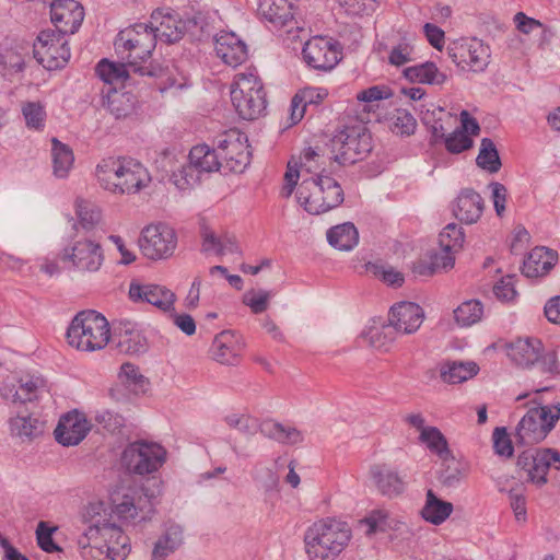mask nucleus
I'll return each mask as SVG.
<instances>
[{
	"label": "nucleus",
	"instance_id": "f257e3e1",
	"mask_svg": "<svg viewBox=\"0 0 560 560\" xmlns=\"http://www.w3.org/2000/svg\"><path fill=\"white\" fill-rule=\"evenodd\" d=\"M95 176L103 189L115 195L136 194L151 182L148 170L128 158L103 159L96 165Z\"/></svg>",
	"mask_w": 560,
	"mask_h": 560
},
{
	"label": "nucleus",
	"instance_id": "f03ea898",
	"mask_svg": "<svg viewBox=\"0 0 560 560\" xmlns=\"http://www.w3.org/2000/svg\"><path fill=\"white\" fill-rule=\"evenodd\" d=\"M156 35L150 24L138 23L124 31H120L115 39V49L121 58L128 60V68L132 73L139 75L158 77L161 69L149 66H140L139 62H145L152 55L156 46Z\"/></svg>",
	"mask_w": 560,
	"mask_h": 560
},
{
	"label": "nucleus",
	"instance_id": "7ed1b4c3",
	"mask_svg": "<svg viewBox=\"0 0 560 560\" xmlns=\"http://www.w3.org/2000/svg\"><path fill=\"white\" fill-rule=\"evenodd\" d=\"M325 170L303 179L296 194L298 202L310 214H322L339 207L345 199L343 189Z\"/></svg>",
	"mask_w": 560,
	"mask_h": 560
},
{
	"label": "nucleus",
	"instance_id": "20e7f679",
	"mask_svg": "<svg viewBox=\"0 0 560 560\" xmlns=\"http://www.w3.org/2000/svg\"><path fill=\"white\" fill-rule=\"evenodd\" d=\"M67 340L79 351L102 350L110 340L108 320L96 311H82L71 320L67 330Z\"/></svg>",
	"mask_w": 560,
	"mask_h": 560
},
{
	"label": "nucleus",
	"instance_id": "39448f33",
	"mask_svg": "<svg viewBox=\"0 0 560 560\" xmlns=\"http://www.w3.org/2000/svg\"><path fill=\"white\" fill-rule=\"evenodd\" d=\"M230 93L233 106L243 119H256L266 109V93L255 70L235 74Z\"/></svg>",
	"mask_w": 560,
	"mask_h": 560
},
{
	"label": "nucleus",
	"instance_id": "423d86ee",
	"mask_svg": "<svg viewBox=\"0 0 560 560\" xmlns=\"http://www.w3.org/2000/svg\"><path fill=\"white\" fill-rule=\"evenodd\" d=\"M559 419L560 404L530 408L516 427L515 442L526 446L542 442Z\"/></svg>",
	"mask_w": 560,
	"mask_h": 560
},
{
	"label": "nucleus",
	"instance_id": "0eeeda50",
	"mask_svg": "<svg viewBox=\"0 0 560 560\" xmlns=\"http://www.w3.org/2000/svg\"><path fill=\"white\" fill-rule=\"evenodd\" d=\"M335 161L339 164H354L368 156L372 150V137L362 125L347 126L331 139Z\"/></svg>",
	"mask_w": 560,
	"mask_h": 560
},
{
	"label": "nucleus",
	"instance_id": "6e6552de",
	"mask_svg": "<svg viewBox=\"0 0 560 560\" xmlns=\"http://www.w3.org/2000/svg\"><path fill=\"white\" fill-rule=\"evenodd\" d=\"M350 527H308L304 536L311 560H330L342 551L350 540Z\"/></svg>",
	"mask_w": 560,
	"mask_h": 560
},
{
	"label": "nucleus",
	"instance_id": "1a4fd4ad",
	"mask_svg": "<svg viewBox=\"0 0 560 560\" xmlns=\"http://www.w3.org/2000/svg\"><path fill=\"white\" fill-rule=\"evenodd\" d=\"M166 450L154 442L136 441L121 454V465L130 474L145 476L156 472L166 462Z\"/></svg>",
	"mask_w": 560,
	"mask_h": 560
},
{
	"label": "nucleus",
	"instance_id": "9d476101",
	"mask_svg": "<svg viewBox=\"0 0 560 560\" xmlns=\"http://www.w3.org/2000/svg\"><path fill=\"white\" fill-rule=\"evenodd\" d=\"M188 158L189 162L174 171L171 177L180 190L195 186L200 180L201 173L215 172L221 166L219 151L210 149L207 144L194 147Z\"/></svg>",
	"mask_w": 560,
	"mask_h": 560
},
{
	"label": "nucleus",
	"instance_id": "9b49d317",
	"mask_svg": "<svg viewBox=\"0 0 560 560\" xmlns=\"http://www.w3.org/2000/svg\"><path fill=\"white\" fill-rule=\"evenodd\" d=\"M62 262L80 272H96L103 265L104 252L101 244L90 237H78L62 248Z\"/></svg>",
	"mask_w": 560,
	"mask_h": 560
},
{
	"label": "nucleus",
	"instance_id": "f8f14e48",
	"mask_svg": "<svg viewBox=\"0 0 560 560\" xmlns=\"http://www.w3.org/2000/svg\"><path fill=\"white\" fill-rule=\"evenodd\" d=\"M67 35L57 30H44L33 45L34 57L46 69L63 68L70 59Z\"/></svg>",
	"mask_w": 560,
	"mask_h": 560
},
{
	"label": "nucleus",
	"instance_id": "ddd939ff",
	"mask_svg": "<svg viewBox=\"0 0 560 560\" xmlns=\"http://www.w3.org/2000/svg\"><path fill=\"white\" fill-rule=\"evenodd\" d=\"M452 61L464 71L483 72L490 63L491 51L488 45L478 38H463L447 47Z\"/></svg>",
	"mask_w": 560,
	"mask_h": 560
},
{
	"label": "nucleus",
	"instance_id": "4468645a",
	"mask_svg": "<svg viewBox=\"0 0 560 560\" xmlns=\"http://www.w3.org/2000/svg\"><path fill=\"white\" fill-rule=\"evenodd\" d=\"M176 246V233L165 223L150 224L141 231L139 247L148 259H167L174 254Z\"/></svg>",
	"mask_w": 560,
	"mask_h": 560
},
{
	"label": "nucleus",
	"instance_id": "2eb2a0df",
	"mask_svg": "<svg viewBox=\"0 0 560 560\" xmlns=\"http://www.w3.org/2000/svg\"><path fill=\"white\" fill-rule=\"evenodd\" d=\"M217 150L220 160H223L232 172L242 173L250 163L247 137L237 129H230L220 135L217 140Z\"/></svg>",
	"mask_w": 560,
	"mask_h": 560
},
{
	"label": "nucleus",
	"instance_id": "dca6fc26",
	"mask_svg": "<svg viewBox=\"0 0 560 560\" xmlns=\"http://www.w3.org/2000/svg\"><path fill=\"white\" fill-rule=\"evenodd\" d=\"M518 465L527 471L533 482L539 486L545 485L550 468L560 470V451L546 447L523 452L518 456Z\"/></svg>",
	"mask_w": 560,
	"mask_h": 560
},
{
	"label": "nucleus",
	"instance_id": "f3484780",
	"mask_svg": "<svg viewBox=\"0 0 560 560\" xmlns=\"http://www.w3.org/2000/svg\"><path fill=\"white\" fill-rule=\"evenodd\" d=\"M128 294L133 303H149L165 313L174 310L176 300L175 293L166 287L137 281L130 283Z\"/></svg>",
	"mask_w": 560,
	"mask_h": 560
},
{
	"label": "nucleus",
	"instance_id": "a211bd4d",
	"mask_svg": "<svg viewBox=\"0 0 560 560\" xmlns=\"http://www.w3.org/2000/svg\"><path fill=\"white\" fill-rule=\"evenodd\" d=\"M50 19L59 33L74 34L82 24L84 10L75 0H54L50 2Z\"/></svg>",
	"mask_w": 560,
	"mask_h": 560
},
{
	"label": "nucleus",
	"instance_id": "6ab92c4d",
	"mask_svg": "<svg viewBox=\"0 0 560 560\" xmlns=\"http://www.w3.org/2000/svg\"><path fill=\"white\" fill-rule=\"evenodd\" d=\"M305 62L316 70H331L339 61V51L327 38L317 36L307 40L302 50Z\"/></svg>",
	"mask_w": 560,
	"mask_h": 560
},
{
	"label": "nucleus",
	"instance_id": "aec40b11",
	"mask_svg": "<svg viewBox=\"0 0 560 560\" xmlns=\"http://www.w3.org/2000/svg\"><path fill=\"white\" fill-rule=\"evenodd\" d=\"M91 423L85 415L78 410L63 415L55 429L56 441L63 446L78 445L90 432Z\"/></svg>",
	"mask_w": 560,
	"mask_h": 560
},
{
	"label": "nucleus",
	"instance_id": "412c9836",
	"mask_svg": "<svg viewBox=\"0 0 560 560\" xmlns=\"http://www.w3.org/2000/svg\"><path fill=\"white\" fill-rule=\"evenodd\" d=\"M423 319V310L413 302H399L392 306L388 314V323L394 330L406 335L416 332Z\"/></svg>",
	"mask_w": 560,
	"mask_h": 560
},
{
	"label": "nucleus",
	"instance_id": "4be33fe9",
	"mask_svg": "<svg viewBox=\"0 0 560 560\" xmlns=\"http://www.w3.org/2000/svg\"><path fill=\"white\" fill-rule=\"evenodd\" d=\"M121 527H86L79 536L78 546L85 560H103L108 544V533Z\"/></svg>",
	"mask_w": 560,
	"mask_h": 560
},
{
	"label": "nucleus",
	"instance_id": "5701e85b",
	"mask_svg": "<svg viewBox=\"0 0 560 560\" xmlns=\"http://www.w3.org/2000/svg\"><path fill=\"white\" fill-rule=\"evenodd\" d=\"M217 56L228 66L237 67L247 59V47L232 32H220L214 35Z\"/></svg>",
	"mask_w": 560,
	"mask_h": 560
},
{
	"label": "nucleus",
	"instance_id": "b1692460",
	"mask_svg": "<svg viewBox=\"0 0 560 560\" xmlns=\"http://www.w3.org/2000/svg\"><path fill=\"white\" fill-rule=\"evenodd\" d=\"M376 489L385 497L395 498L405 491L406 482L398 471L387 464H375L369 471Z\"/></svg>",
	"mask_w": 560,
	"mask_h": 560
},
{
	"label": "nucleus",
	"instance_id": "393cba45",
	"mask_svg": "<svg viewBox=\"0 0 560 560\" xmlns=\"http://www.w3.org/2000/svg\"><path fill=\"white\" fill-rule=\"evenodd\" d=\"M150 25L156 35V39L163 40L167 44L179 40L186 30V21L178 19L174 14H163L156 10L151 14Z\"/></svg>",
	"mask_w": 560,
	"mask_h": 560
},
{
	"label": "nucleus",
	"instance_id": "a878e982",
	"mask_svg": "<svg viewBox=\"0 0 560 560\" xmlns=\"http://www.w3.org/2000/svg\"><path fill=\"white\" fill-rule=\"evenodd\" d=\"M242 349L238 337L231 330H223L214 337L210 351L215 361L232 365L237 362Z\"/></svg>",
	"mask_w": 560,
	"mask_h": 560
},
{
	"label": "nucleus",
	"instance_id": "bb28decb",
	"mask_svg": "<svg viewBox=\"0 0 560 560\" xmlns=\"http://www.w3.org/2000/svg\"><path fill=\"white\" fill-rule=\"evenodd\" d=\"M557 260V252L547 247H535L524 260L522 273L526 278L544 277L556 265Z\"/></svg>",
	"mask_w": 560,
	"mask_h": 560
},
{
	"label": "nucleus",
	"instance_id": "cd10ccee",
	"mask_svg": "<svg viewBox=\"0 0 560 560\" xmlns=\"http://www.w3.org/2000/svg\"><path fill=\"white\" fill-rule=\"evenodd\" d=\"M483 211L481 196L472 189H464L456 198L453 212L455 217L466 224L476 223Z\"/></svg>",
	"mask_w": 560,
	"mask_h": 560
},
{
	"label": "nucleus",
	"instance_id": "c85d7f7f",
	"mask_svg": "<svg viewBox=\"0 0 560 560\" xmlns=\"http://www.w3.org/2000/svg\"><path fill=\"white\" fill-rule=\"evenodd\" d=\"M258 13L277 28L293 23L294 12L290 0H259Z\"/></svg>",
	"mask_w": 560,
	"mask_h": 560
},
{
	"label": "nucleus",
	"instance_id": "c756f323",
	"mask_svg": "<svg viewBox=\"0 0 560 560\" xmlns=\"http://www.w3.org/2000/svg\"><path fill=\"white\" fill-rule=\"evenodd\" d=\"M542 345L538 339L518 338L508 348L509 358L523 368L532 366L541 355Z\"/></svg>",
	"mask_w": 560,
	"mask_h": 560
},
{
	"label": "nucleus",
	"instance_id": "7c9ffc66",
	"mask_svg": "<svg viewBox=\"0 0 560 560\" xmlns=\"http://www.w3.org/2000/svg\"><path fill=\"white\" fill-rule=\"evenodd\" d=\"M260 432L268 439L285 445H296L304 441V434L296 428L273 420L264 421Z\"/></svg>",
	"mask_w": 560,
	"mask_h": 560
},
{
	"label": "nucleus",
	"instance_id": "2f4dec72",
	"mask_svg": "<svg viewBox=\"0 0 560 560\" xmlns=\"http://www.w3.org/2000/svg\"><path fill=\"white\" fill-rule=\"evenodd\" d=\"M19 388L13 394L3 389L2 396L12 402H27L36 399L46 389V382L40 376L26 375L19 381Z\"/></svg>",
	"mask_w": 560,
	"mask_h": 560
},
{
	"label": "nucleus",
	"instance_id": "473e14b6",
	"mask_svg": "<svg viewBox=\"0 0 560 560\" xmlns=\"http://www.w3.org/2000/svg\"><path fill=\"white\" fill-rule=\"evenodd\" d=\"M402 73L407 80L413 83L441 85L447 80V75L431 61L407 67Z\"/></svg>",
	"mask_w": 560,
	"mask_h": 560
},
{
	"label": "nucleus",
	"instance_id": "72a5a7b5",
	"mask_svg": "<svg viewBox=\"0 0 560 560\" xmlns=\"http://www.w3.org/2000/svg\"><path fill=\"white\" fill-rule=\"evenodd\" d=\"M440 377L447 384H459L474 377L479 368L475 362L446 361L440 364Z\"/></svg>",
	"mask_w": 560,
	"mask_h": 560
},
{
	"label": "nucleus",
	"instance_id": "f704fd0d",
	"mask_svg": "<svg viewBox=\"0 0 560 560\" xmlns=\"http://www.w3.org/2000/svg\"><path fill=\"white\" fill-rule=\"evenodd\" d=\"M184 542V533L182 527H167L154 542L151 560H166Z\"/></svg>",
	"mask_w": 560,
	"mask_h": 560
},
{
	"label": "nucleus",
	"instance_id": "c9c22d12",
	"mask_svg": "<svg viewBox=\"0 0 560 560\" xmlns=\"http://www.w3.org/2000/svg\"><path fill=\"white\" fill-rule=\"evenodd\" d=\"M128 65L108 61L107 59L101 60L96 66V72L102 81L113 85V91L124 88L126 81L130 77L132 70L127 69Z\"/></svg>",
	"mask_w": 560,
	"mask_h": 560
},
{
	"label": "nucleus",
	"instance_id": "e433bc0d",
	"mask_svg": "<svg viewBox=\"0 0 560 560\" xmlns=\"http://www.w3.org/2000/svg\"><path fill=\"white\" fill-rule=\"evenodd\" d=\"M328 243L339 250H351L359 242L357 228L350 223L336 225L327 231Z\"/></svg>",
	"mask_w": 560,
	"mask_h": 560
},
{
	"label": "nucleus",
	"instance_id": "4c0bfd02",
	"mask_svg": "<svg viewBox=\"0 0 560 560\" xmlns=\"http://www.w3.org/2000/svg\"><path fill=\"white\" fill-rule=\"evenodd\" d=\"M10 429L13 435L31 441L43 433L44 422L32 415H18L11 418Z\"/></svg>",
	"mask_w": 560,
	"mask_h": 560
},
{
	"label": "nucleus",
	"instance_id": "58836bf2",
	"mask_svg": "<svg viewBox=\"0 0 560 560\" xmlns=\"http://www.w3.org/2000/svg\"><path fill=\"white\" fill-rule=\"evenodd\" d=\"M51 158L55 176L66 178L72 168L74 155L72 150L58 139H51Z\"/></svg>",
	"mask_w": 560,
	"mask_h": 560
},
{
	"label": "nucleus",
	"instance_id": "ea45409f",
	"mask_svg": "<svg viewBox=\"0 0 560 560\" xmlns=\"http://www.w3.org/2000/svg\"><path fill=\"white\" fill-rule=\"evenodd\" d=\"M419 441L440 459L450 458L452 451L448 447L446 438L439 428L428 427L420 433Z\"/></svg>",
	"mask_w": 560,
	"mask_h": 560
},
{
	"label": "nucleus",
	"instance_id": "a19ab883",
	"mask_svg": "<svg viewBox=\"0 0 560 560\" xmlns=\"http://www.w3.org/2000/svg\"><path fill=\"white\" fill-rule=\"evenodd\" d=\"M453 511L450 502L439 500L431 490L427 493V503L421 511L422 517L434 525L444 522Z\"/></svg>",
	"mask_w": 560,
	"mask_h": 560
},
{
	"label": "nucleus",
	"instance_id": "79ce46f5",
	"mask_svg": "<svg viewBox=\"0 0 560 560\" xmlns=\"http://www.w3.org/2000/svg\"><path fill=\"white\" fill-rule=\"evenodd\" d=\"M397 334L398 332L390 326V323H388V325L382 327H372L369 328V330H364L362 338L368 341L371 347L387 351L395 342Z\"/></svg>",
	"mask_w": 560,
	"mask_h": 560
},
{
	"label": "nucleus",
	"instance_id": "37998d69",
	"mask_svg": "<svg viewBox=\"0 0 560 560\" xmlns=\"http://www.w3.org/2000/svg\"><path fill=\"white\" fill-rule=\"evenodd\" d=\"M135 96L129 92L108 91L107 108L116 118H125L135 110Z\"/></svg>",
	"mask_w": 560,
	"mask_h": 560
},
{
	"label": "nucleus",
	"instance_id": "c03bdc74",
	"mask_svg": "<svg viewBox=\"0 0 560 560\" xmlns=\"http://www.w3.org/2000/svg\"><path fill=\"white\" fill-rule=\"evenodd\" d=\"M442 469L440 472V481L448 488L458 486L467 476L465 466L457 462L453 454L450 458H442Z\"/></svg>",
	"mask_w": 560,
	"mask_h": 560
},
{
	"label": "nucleus",
	"instance_id": "a18cd8bd",
	"mask_svg": "<svg viewBox=\"0 0 560 560\" xmlns=\"http://www.w3.org/2000/svg\"><path fill=\"white\" fill-rule=\"evenodd\" d=\"M129 537L121 529L108 533L106 555L103 560H125L130 552Z\"/></svg>",
	"mask_w": 560,
	"mask_h": 560
},
{
	"label": "nucleus",
	"instance_id": "49530a36",
	"mask_svg": "<svg viewBox=\"0 0 560 560\" xmlns=\"http://www.w3.org/2000/svg\"><path fill=\"white\" fill-rule=\"evenodd\" d=\"M476 163L480 168L491 174L499 172V170L501 168L502 164L499 156V152L491 139L483 138L481 140Z\"/></svg>",
	"mask_w": 560,
	"mask_h": 560
},
{
	"label": "nucleus",
	"instance_id": "de8ad7c7",
	"mask_svg": "<svg viewBox=\"0 0 560 560\" xmlns=\"http://www.w3.org/2000/svg\"><path fill=\"white\" fill-rule=\"evenodd\" d=\"M456 252L443 250L431 255L430 264L420 262L415 267V272L421 276H431L438 271L450 269L454 266Z\"/></svg>",
	"mask_w": 560,
	"mask_h": 560
},
{
	"label": "nucleus",
	"instance_id": "09e8293b",
	"mask_svg": "<svg viewBox=\"0 0 560 560\" xmlns=\"http://www.w3.org/2000/svg\"><path fill=\"white\" fill-rule=\"evenodd\" d=\"M482 315L483 306L478 300L465 301L454 310L455 322L462 327L478 323Z\"/></svg>",
	"mask_w": 560,
	"mask_h": 560
},
{
	"label": "nucleus",
	"instance_id": "8fccbe9b",
	"mask_svg": "<svg viewBox=\"0 0 560 560\" xmlns=\"http://www.w3.org/2000/svg\"><path fill=\"white\" fill-rule=\"evenodd\" d=\"M25 67V57L13 48H4L0 51V73L11 79L21 73Z\"/></svg>",
	"mask_w": 560,
	"mask_h": 560
},
{
	"label": "nucleus",
	"instance_id": "3c124183",
	"mask_svg": "<svg viewBox=\"0 0 560 560\" xmlns=\"http://www.w3.org/2000/svg\"><path fill=\"white\" fill-rule=\"evenodd\" d=\"M416 59V50L412 42L402 37L388 49L387 60L390 66L402 67Z\"/></svg>",
	"mask_w": 560,
	"mask_h": 560
},
{
	"label": "nucleus",
	"instance_id": "603ef678",
	"mask_svg": "<svg viewBox=\"0 0 560 560\" xmlns=\"http://www.w3.org/2000/svg\"><path fill=\"white\" fill-rule=\"evenodd\" d=\"M224 422L230 429L245 435H254L260 430L258 419L245 412H231L224 417Z\"/></svg>",
	"mask_w": 560,
	"mask_h": 560
},
{
	"label": "nucleus",
	"instance_id": "864d4df0",
	"mask_svg": "<svg viewBox=\"0 0 560 560\" xmlns=\"http://www.w3.org/2000/svg\"><path fill=\"white\" fill-rule=\"evenodd\" d=\"M118 348L128 354H139L147 350V339L137 329H125L120 332Z\"/></svg>",
	"mask_w": 560,
	"mask_h": 560
},
{
	"label": "nucleus",
	"instance_id": "5fc2aeb1",
	"mask_svg": "<svg viewBox=\"0 0 560 560\" xmlns=\"http://www.w3.org/2000/svg\"><path fill=\"white\" fill-rule=\"evenodd\" d=\"M214 27L209 22V19L205 15L198 14L192 19L186 20V30L191 39L194 40H207L210 37L214 38Z\"/></svg>",
	"mask_w": 560,
	"mask_h": 560
},
{
	"label": "nucleus",
	"instance_id": "6e6d98bb",
	"mask_svg": "<svg viewBox=\"0 0 560 560\" xmlns=\"http://www.w3.org/2000/svg\"><path fill=\"white\" fill-rule=\"evenodd\" d=\"M75 213L80 225L86 231L93 230L101 221L100 209L95 205L83 199L75 200Z\"/></svg>",
	"mask_w": 560,
	"mask_h": 560
},
{
	"label": "nucleus",
	"instance_id": "4d7b16f0",
	"mask_svg": "<svg viewBox=\"0 0 560 560\" xmlns=\"http://www.w3.org/2000/svg\"><path fill=\"white\" fill-rule=\"evenodd\" d=\"M465 236L463 229L455 223L447 224L439 235L441 249L458 252L464 244Z\"/></svg>",
	"mask_w": 560,
	"mask_h": 560
},
{
	"label": "nucleus",
	"instance_id": "13d9d810",
	"mask_svg": "<svg viewBox=\"0 0 560 560\" xmlns=\"http://www.w3.org/2000/svg\"><path fill=\"white\" fill-rule=\"evenodd\" d=\"M118 378L125 386L133 390H143L149 384L148 378L140 373L139 368L130 362L121 364Z\"/></svg>",
	"mask_w": 560,
	"mask_h": 560
},
{
	"label": "nucleus",
	"instance_id": "bf43d9fd",
	"mask_svg": "<svg viewBox=\"0 0 560 560\" xmlns=\"http://www.w3.org/2000/svg\"><path fill=\"white\" fill-rule=\"evenodd\" d=\"M22 114L28 129L43 130L46 121V110L39 102H26L22 105Z\"/></svg>",
	"mask_w": 560,
	"mask_h": 560
},
{
	"label": "nucleus",
	"instance_id": "052dcab7",
	"mask_svg": "<svg viewBox=\"0 0 560 560\" xmlns=\"http://www.w3.org/2000/svg\"><path fill=\"white\" fill-rule=\"evenodd\" d=\"M365 270L368 273L373 275L376 278H380L388 285L401 287L404 283L402 273L395 270L392 267H385L380 264L369 262L365 265Z\"/></svg>",
	"mask_w": 560,
	"mask_h": 560
},
{
	"label": "nucleus",
	"instance_id": "680f3d73",
	"mask_svg": "<svg viewBox=\"0 0 560 560\" xmlns=\"http://www.w3.org/2000/svg\"><path fill=\"white\" fill-rule=\"evenodd\" d=\"M106 517V506L102 501L88 503L81 512L82 522L90 525H110Z\"/></svg>",
	"mask_w": 560,
	"mask_h": 560
},
{
	"label": "nucleus",
	"instance_id": "e2e57ef3",
	"mask_svg": "<svg viewBox=\"0 0 560 560\" xmlns=\"http://www.w3.org/2000/svg\"><path fill=\"white\" fill-rule=\"evenodd\" d=\"M271 296L270 291L249 290L243 295V303L250 308L252 313L261 314L269 307Z\"/></svg>",
	"mask_w": 560,
	"mask_h": 560
},
{
	"label": "nucleus",
	"instance_id": "0e129e2a",
	"mask_svg": "<svg viewBox=\"0 0 560 560\" xmlns=\"http://www.w3.org/2000/svg\"><path fill=\"white\" fill-rule=\"evenodd\" d=\"M417 121L411 114L406 110H398L393 118L392 131L399 136H410L415 132Z\"/></svg>",
	"mask_w": 560,
	"mask_h": 560
},
{
	"label": "nucleus",
	"instance_id": "69168bd1",
	"mask_svg": "<svg viewBox=\"0 0 560 560\" xmlns=\"http://www.w3.org/2000/svg\"><path fill=\"white\" fill-rule=\"evenodd\" d=\"M59 527H36V539L39 548L48 553L61 552L62 548L56 542L54 535Z\"/></svg>",
	"mask_w": 560,
	"mask_h": 560
},
{
	"label": "nucleus",
	"instance_id": "338daca9",
	"mask_svg": "<svg viewBox=\"0 0 560 560\" xmlns=\"http://www.w3.org/2000/svg\"><path fill=\"white\" fill-rule=\"evenodd\" d=\"M448 152L457 154L472 147V139L458 129L454 130L444 139Z\"/></svg>",
	"mask_w": 560,
	"mask_h": 560
},
{
	"label": "nucleus",
	"instance_id": "774afa93",
	"mask_svg": "<svg viewBox=\"0 0 560 560\" xmlns=\"http://www.w3.org/2000/svg\"><path fill=\"white\" fill-rule=\"evenodd\" d=\"M200 235L202 240L201 250L206 254L219 255L222 249V235H217L215 232L208 226H202Z\"/></svg>",
	"mask_w": 560,
	"mask_h": 560
}]
</instances>
